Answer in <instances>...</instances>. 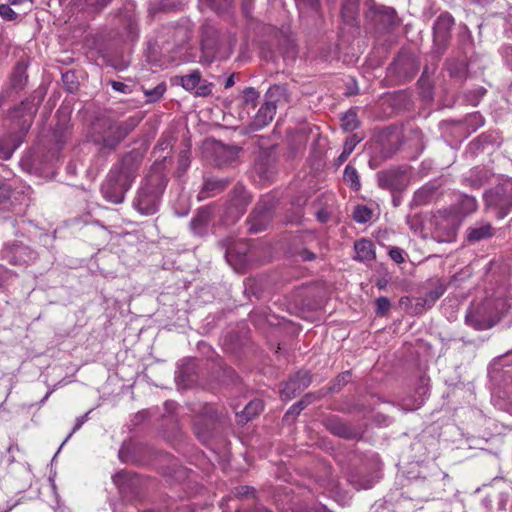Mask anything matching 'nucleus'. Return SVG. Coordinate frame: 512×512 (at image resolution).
<instances>
[{
	"label": "nucleus",
	"instance_id": "7ed1b4c3",
	"mask_svg": "<svg viewBox=\"0 0 512 512\" xmlns=\"http://www.w3.org/2000/svg\"><path fill=\"white\" fill-rule=\"evenodd\" d=\"M1 254L3 259L15 266L29 265L37 258L36 251L17 240L5 243Z\"/></svg>",
	"mask_w": 512,
	"mask_h": 512
},
{
	"label": "nucleus",
	"instance_id": "9d476101",
	"mask_svg": "<svg viewBox=\"0 0 512 512\" xmlns=\"http://www.w3.org/2000/svg\"><path fill=\"white\" fill-rule=\"evenodd\" d=\"M378 184L381 188L393 191L401 190L405 186L406 177L399 169H390L377 174Z\"/></svg>",
	"mask_w": 512,
	"mask_h": 512
},
{
	"label": "nucleus",
	"instance_id": "473e14b6",
	"mask_svg": "<svg viewBox=\"0 0 512 512\" xmlns=\"http://www.w3.org/2000/svg\"><path fill=\"white\" fill-rule=\"evenodd\" d=\"M110 85L112 89L116 92L123 93V94H130L133 92L134 84H127L120 81L112 80L110 81Z\"/></svg>",
	"mask_w": 512,
	"mask_h": 512
},
{
	"label": "nucleus",
	"instance_id": "423d86ee",
	"mask_svg": "<svg viewBox=\"0 0 512 512\" xmlns=\"http://www.w3.org/2000/svg\"><path fill=\"white\" fill-rule=\"evenodd\" d=\"M180 85L189 92H194L196 96L206 97L212 94L213 84L202 80L199 70H193L187 75L177 78Z\"/></svg>",
	"mask_w": 512,
	"mask_h": 512
},
{
	"label": "nucleus",
	"instance_id": "393cba45",
	"mask_svg": "<svg viewBox=\"0 0 512 512\" xmlns=\"http://www.w3.org/2000/svg\"><path fill=\"white\" fill-rule=\"evenodd\" d=\"M342 127L345 131H354L359 126L358 117L355 111L349 110L341 118Z\"/></svg>",
	"mask_w": 512,
	"mask_h": 512
},
{
	"label": "nucleus",
	"instance_id": "3c124183",
	"mask_svg": "<svg viewBox=\"0 0 512 512\" xmlns=\"http://www.w3.org/2000/svg\"><path fill=\"white\" fill-rule=\"evenodd\" d=\"M50 394H51V391H49V392L45 395L44 400H46V399L49 397V395H50Z\"/></svg>",
	"mask_w": 512,
	"mask_h": 512
},
{
	"label": "nucleus",
	"instance_id": "f704fd0d",
	"mask_svg": "<svg viewBox=\"0 0 512 512\" xmlns=\"http://www.w3.org/2000/svg\"><path fill=\"white\" fill-rule=\"evenodd\" d=\"M0 16L6 21L15 20L17 13L7 4H0Z\"/></svg>",
	"mask_w": 512,
	"mask_h": 512
},
{
	"label": "nucleus",
	"instance_id": "e433bc0d",
	"mask_svg": "<svg viewBox=\"0 0 512 512\" xmlns=\"http://www.w3.org/2000/svg\"><path fill=\"white\" fill-rule=\"evenodd\" d=\"M87 419H88V413L76 418L73 430L66 437V439L64 440V442L62 443L61 446H63L70 439V437L73 435V433H75L77 430H79L82 427V425L87 421Z\"/></svg>",
	"mask_w": 512,
	"mask_h": 512
},
{
	"label": "nucleus",
	"instance_id": "de8ad7c7",
	"mask_svg": "<svg viewBox=\"0 0 512 512\" xmlns=\"http://www.w3.org/2000/svg\"><path fill=\"white\" fill-rule=\"evenodd\" d=\"M507 57H512V47L507 48L506 50Z\"/></svg>",
	"mask_w": 512,
	"mask_h": 512
},
{
	"label": "nucleus",
	"instance_id": "6ab92c4d",
	"mask_svg": "<svg viewBox=\"0 0 512 512\" xmlns=\"http://www.w3.org/2000/svg\"><path fill=\"white\" fill-rule=\"evenodd\" d=\"M20 142V139L12 135L0 137V159H9L20 145Z\"/></svg>",
	"mask_w": 512,
	"mask_h": 512
},
{
	"label": "nucleus",
	"instance_id": "aec40b11",
	"mask_svg": "<svg viewBox=\"0 0 512 512\" xmlns=\"http://www.w3.org/2000/svg\"><path fill=\"white\" fill-rule=\"evenodd\" d=\"M301 13H307L308 17L317 18L320 12L319 0H295Z\"/></svg>",
	"mask_w": 512,
	"mask_h": 512
},
{
	"label": "nucleus",
	"instance_id": "a211bd4d",
	"mask_svg": "<svg viewBox=\"0 0 512 512\" xmlns=\"http://www.w3.org/2000/svg\"><path fill=\"white\" fill-rule=\"evenodd\" d=\"M435 233L439 241L449 242L455 237L456 229L453 221L450 219H443L442 222H436Z\"/></svg>",
	"mask_w": 512,
	"mask_h": 512
},
{
	"label": "nucleus",
	"instance_id": "c756f323",
	"mask_svg": "<svg viewBox=\"0 0 512 512\" xmlns=\"http://www.w3.org/2000/svg\"><path fill=\"white\" fill-rule=\"evenodd\" d=\"M165 90H166L165 84L161 83V84H158L156 87H154L151 90H145V95H146L148 101L154 102L163 96Z\"/></svg>",
	"mask_w": 512,
	"mask_h": 512
},
{
	"label": "nucleus",
	"instance_id": "5701e85b",
	"mask_svg": "<svg viewBox=\"0 0 512 512\" xmlns=\"http://www.w3.org/2000/svg\"><path fill=\"white\" fill-rule=\"evenodd\" d=\"M263 407L262 400H252L245 406L240 417H244L246 421H249L253 417L257 416L263 410Z\"/></svg>",
	"mask_w": 512,
	"mask_h": 512
},
{
	"label": "nucleus",
	"instance_id": "09e8293b",
	"mask_svg": "<svg viewBox=\"0 0 512 512\" xmlns=\"http://www.w3.org/2000/svg\"><path fill=\"white\" fill-rule=\"evenodd\" d=\"M11 4H20L23 0H10Z\"/></svg>",
	"mask_w": 512,
	"mask_h": 512
},
{
	"label": "nucleus",
	"instance_id": "a878e982",
	"mask_svg": "<svg viewBox=\"0 0 512 512\" xmlns=\"http://www.w3.org/2000/svg\"><path fill=\"white\" fill-rule=\"evenodd\" d=\"M372 217V211L366 206H358L353 212V218L357 223H366Z\"/></svg>",
	"mask_w": 512,
	"mask_h": 512
},
{
	"label": "nucleus",
	"instance_id": "f3484780",
	"mask_svg": "<svg viewBox=\"0 0 512 512\" xmlns=\"http://www.w3.org/2000/svg\"><path fill=\"white\" fill-rule=\"evenodd\" d=\"M210 222V213L206 209L198 210L195 217L190 222L192 231L197 235H202L206 232Z\"/></svg>",
	"mask_w": 512,
	"mask_h": 512
},
{
	"label": "nucleus",
	"instance_id": "9b49d317",
	"mask_svg": "<svg viewBox=\"0 0 512 512\" xmlns=\"http://www.w3.org/2000/svg\"><path fill=\"white\" fill-rule=\"evenodd\" d=\"M311 382L310 374L306 371L298 372L295 377L287 381L281 389V397L290 399L296 393L302 392Z\"/></svg>",
	"mask_w": 512,
	"mask_h": 512
},
{
	"label": "nucleus",
	"instance_id": "f257e3e1",
	"mask_svg": "<svg viewBox=\"0 0 512 512\" xmlns=\"http://www.w3.org/2000/svg\"><path fill=\"white\" fill-rule=\"evenodd\" d=\"M509 309L510 303L506 298L486 299L468 309L465 321L475 330H486L494 326Z\"/></svg>",
	"mask_w": 512,
	"mask_h": 512
},
{
	"label": "nucleus",
	"instance_id": "f03ea898",
	"mask_svg": "<svg viewBox=\"0 0 512 512\" xmlns=\"http://www.w3.org/2000/svg\"><path fill=\"white\" fill-rule=\"evenodd\" d=\"M486 207L499 219L512 210V179H506L484 195Z\"/></svg>",
	"mask_w": 512,
	"mask_h": 512
},
{
	"label": "nucleus",
	"instance_id": "4be33fe9",
	"mask_svg": "<svg viewBox=\"0 0 512 512\" xmlns=\"http://www.w3.org/2000/svg\"><path fill=\"white\" fill-rule=\"evenodd\" d=\"M344 182L350 186L351 189L357 191L361 187L360 179L357 170L351 165H347L343 174Z\"/></svg>",
	"mask_w": 512,
	"mask_h": 512
},
{
	"label": "nucleus",
	"instance_id": "39448f33",
	"mask_svg": "<svg viewBox=\"0 0 512 512\" xmlns=\"http://www.w3.org/2000/svg\"><path fill=\"white\" fill-rule=\"evenodd\" d=\"M159 205V193L147 185L141 187L134 199L133 206L142 215L156 213Z\"/></svg>",
	"mask_w": 512,
	"mask_h": 512
},
{
	"label": "nucleus",
	"instance_id": "1a4fd4ad",
	"mask_svg": "<svg viewBox=\"0 0 512 512\" xmlns=\"http://www.w3.org/2000/svg\"><path fill=\"white\" fill-rule=\"evenodd\" d=\"M137 123L138 121L136 119L129 118L125 121L111 124L104 142L108 146L117 145L136 127Z\"/></svg>",
	"mask_w": 512,
	"mask_h": 512
},
{
	"label": "nucleus",
	"instance_id": "79ce46f5",
	"mask_svg": "<svg viewBox=\"0 0 512 512\" xmlns=\"http://www.w3.org/2000/svg\"><path fill=\"white\" fill-rule=\"evenodd\" d=\"M390 256L397 263H402L404 261L402 251L400 249H392L390 251Z\"/></svg>",
	"mask_w": 512,
	"mask_h": 512
},
{
	"label": "nucleus",
	"instance_id": "c03bdc74",
	"mask_svg": "<svg viewBox=\"0 0 512 512\" xmlns=\"http://www.w3.org/2000/svg\"><path fill=\"white\" fill-rule=\"evenodd\" d=\"M217 185H218V183H217V182H214V181H207V182L205 183V186H204V187H205V189H206V190H214V189H215V187H216Z\"/></svg>",
	"mask_w": 512,
	"mask_h": 512
},
{
	"label": "nucleus",
	"instance_id": "6e6552de",
	"mask_svg": "<svg viewBox=\"0 0 512 512\" xmlns=\"http://www.w3.org/2000/svg\"><path fill=\"white\" fill-rule=\"evenodd\" d=\"M140 163L141 159L139 157L133 154H127L122 158L119 166L115 167L111 171H115L116 176L121 178V181L131 187L134 179L136 178Z\"/></svg>",
	"mask_w": 512,
	"mask_h": 512
},
{
	"label": "nucleus",
	"instance_id": "a19ab883",
	"mask_svg": "<svg viewBox=\"0 0 512 512\" xmlns=\"http://www.w3.org/2000/svg\"><path fill=\"white\" fill-rule=\"evenodd\" d=\"M331 429H332V431H333L335 434H337V435H339V436H341V437H347V436H348V434H347V428H346L343 424H341V423H337V424H336L334 427H332Z\"/></svg>",
	"mask_w": 512,
	"mask_h": 512
},
{
	"label": "nucleus",
	"instance_id": "ddd939ff",
	"mask_svg": "<svg viewBox=\"0 0 512 512\" xmlns=\"http://www.w3.org/2000/svg\"><path fill=\"white\" fill-rule=\"evenodd\" d=\"M202 48L208 53H213L219 46V32L211 24H204L201 33Z\"/></svg>",
	"mask_w": 512,
	"mask_h": 512
},
{
	"label": "nucleus",
	"instance_id": "0eeeda50",
	"mask_svg": "<svg viewBox=\"0 0 512 512\" xmlns=\"http://www.w3.org/2000/svg\"><path fill=\"white\" fill-rule=\"evenodd\" d=\"M453 26L454 18L451 14L445 12L437 17L433 25V39L436 46L439 48L446 47Z\"/></svg>",
	"mask_w": 512,
	"mask_h": 512
},
{
	"label": "nucleus",
	"instance_id": "20e7f679",
	"mask_svg": "<svg viewBox=\"0 0 512 512\" xmlns=\"http://www.w3.org/2000/svg\"><path fill=\"white\" fill-rule=\"evenodd\" d=\"M116 176L115 171H110L106 180L101 186V192L105 199L114 204L123 202L125 193L130 187Z\"/></svg>",
	"mask_w": 512,
	"mask_h": 512
},
{
	"label": "nucleus",
	"instance_id": "c9c22d12",
	"mask_svg": "<svg viewBox=\"0 0 512 512\" xmlns=\"http://www.w3.org/2000/svg\"><path fill=\"white\" fill-rule=\"evenodd\" d=\"M234 494L237 497H246V498L251 497V498H254L255 490L252 487L241 486V487H236L235 488Z\"/></svg>",
	"mask_w": 512,
	"mask_h": 512
},
{
	"label": "nucleus",
	"instance_id": "cd10ccee",
	"mask_svg": "<svg viewBox=\"0 0 512 512\" xmlns=\"http://www.w3.org/2000/svg\"><path fill=\"white\" fill-rule=\"evenodd\" d=\"M259 98V92H257L254 88L248 87L243 92V102L246 107L254 108L256 106V102Z\"/></svg>",
	"mask_w": 512,
	"mask_h": 512
},
{
	"label": "nucleus",
	"instance_id": "b1692460",
	"mask_svg": "<svg viewBox=\"0 0 512 512\" xmlns=\"http://www.w3.org/2000/svg\"><path fill=\"white\" fill-rule=\"evenodd\" d=\"M491 236L490 224H484L479 227L471 228L468 232V239L470 241H479Z\"/></svg>",
	"mask_w": 512,
	"mask_h": 512
},
{
	"label": "nucleus",
	"instance_id": "ea45409f",
	"mask_svg": "<svg viewBox=\"0 0 512 512\" xmlns=\"http://www.w3.org/2000/svg\"><path fill=\"white\" fill-rule=\"evenodd\" d=\"M304 408V402L299 401L298 403L294 404L285 414V417H289L290 415H298L300 411Z\"/></svg>",
	"mask_w": 512,
	"mask_h": 512
},
{
	"label": "nucleus",
	"instance_id": "37998d69",
	"mask_svg": "<svg viewBox=\"0 0 512 512\" xmlns=\"http://www.w3.org/2000/svg\"><path fill=\"white\" fill-rule=\"evenodd\" d=\"M234 75L229 76L225 81V88L228 89L234 85Z\"/></svg>",
	"mask_w": 512,
	"mask_h": 512
},
{
	"label": "nucleus",
	"instance_id": "49530a36",
	"mask_svg": "<svg viewBox=\"0 0 512 512\" xmlns=\"http://www.w3.org/2000/svg\"><path fill=\"white\" fill-rule=\"evenodd\" d=\"M255 512H269L266 508L264 507H258Z\"/></svg>",
	"mask_w": 512,
	"mask_h": 512
},
{
	"label": "nucleus",
	"instance_id": "a18cd8bd",
	"mask_svg": "<svg viewBox=\"0 0 512 512\" xmlns=\"http://www.w3.org/2000/svg\"><path fill=\"white\" fill-rule=\"evenodd\" d=\"M305 259L308 260V261L314 259V254L311 253V252H307L306 256H305Z\"/></svg>",
	"mask_w": 512,
	"mask_h": 512
},
{
	"label": "nucleus",
	"instance_id": "2f4dec72",
	"mask_svg": "<svg viewBox=\"0 0 512 512\" xmlns=\"http://www.w3.org/2000/svg\"><path fill=\"white\" fill-rule=\"evenodd\" d=\"M443 293L444 288L442 286L428 292L423 298L424 304H427L429 307L432 306L443 295Z\"/></svg>",
	"mask_w": 512,
	"mask_h": 512
},
{
	"label": "nucleus",
	"instance_id": "dca6fc26",
	"mask_svg": "<svg viewBox=\"0 0 512 512\" xmlns=\"http://www.w3.org/2000/svg\"><path fill=\"white\" fill-rule=\"evenodd\" d=\"M356 258L360 261H370L375 258L374 244L367 239H361L354 245Z\"/></svg>",
	"mask_w": 512,
	"mask_h": 512
},
{
	"label": "nucleus",
	"instance_id": "8fccbe9b",
	"mask_svg": "<svg viewBox=\"0 0 512 512\" xmlns=\"http://www.w3.org/2000/svg\"><path fill=\"white\" fill-rule=\"evenodd\" d=\"M15 449H17V447H15ZM13 450H14V446H10V447L8 448V451H9V452H12Z\"/></svg>",
	"mask_w": 512,
	"mask_h": 512
},
{
	"label": "nucleus",
	"instance_id": "864d4df0",
	"mask_svg": "<svg viewBox=\"0 0 512 512\" xmlns=\"http://www.w3.org/2000/svg\"><path fill=\"white\" fill-rule=\"evenodd\" d=\"M2 105V98L0 97V106Z\"/></svg>",
	"mask_w": 512,
	"mask_h": 512
},
{
	"label": "nucleus",
	"instance_id": "7c9ffc66",
	"mask_svg": "<svg viewBox=\"0 0 512 512\" xmlns=\"http://www.w3.org/2000/svg\"><path fill=\"white\" fill-rule=\"evenodd\" d=\"M202 4L210 6L213 10L220 12L232 3V0H200Z\"/></svg>",
	"mask_w": 512,
	"mask_h": 512
},
{
	"label": "nucleus",
	"instance_id": "58836bf2",
	"mask_svg": "<svg viewBox=\"0 0 512 512\" xmlns=\"http://www.w3.org/2000/svg\"><path fill=\"white\" fill-rule=\"evenodd\" d=\"M10 187L0 181V202L6 201L10 197Z\"/></svg>",
	"mask_w": 512,
	"mask_h": 512
},
{
	"label": "nucleus",
	"instance_id": "412c9836",
	"mask_svg": "<svg viewBox=\"0 0 512 512\" xmlns=\"http://www.w3.org/2000/svg\"><path fill=\"white\" fill-rule=\"evenodd\" d=\"M358 12V0H343L341 15L347 23H351Z\"/></svg>",
	"mask_w": 512,
	"mask_h": 512
},
{
	"label": "nucleus",
	"instance_id": "bb28decb",
	"mask_svg": "<svg viewBox=\"0 0 512 512\" xmlns=\"http://www.w3.org/2000/svg\"><path fill=\"white\" fill-rule=\"evenodd\" d=\"M358 142L359 140L356 138V136H352L345 141L343 151L338 157L339 164L343 163L347 159V157L353 152Z\"/></svg>",
	"mask_w": 512,
	"mask_h": 512
},
{
	"label": "nucleus",
	"instance_id": "4468645a",
	"mask_svg": "<svg viewBox=\"0 0 512 512\" xmlns=\"http://www.w3.org/2000/svg\"><path fill=\"white\" fill-rule=\"evenodd\" d=\"M379 479L380 474L376 471L369 476L351 474L348 478V481L356 490H360L372 488Z\"/></svg>",
	"mask_w": 512,
	"mask_h": 512
},
{
	"label": "nucleus",
	"instance_id": "2eb2a0df",
	"mask_svg": "<svg viewBox=\"0 0 512 512\" xmlns=\"http://www.w3.org/2000/svg\"><path fill=\"white\" fill-rule=\"evenodd\" d=\"M276 113V106L271 102L263 104L255 115L254 123L257 128H261L270 123Z\"/></svg>",
	"mask_w": 512,
	"mask_h": 512
},
{
	"label": "nucleus",
	"instance_id": "f8f14e48",
	"mask_svg": "<svg viewBox=\"0 0 512 512\" xmlns=\"http://www.w3.org/2000/svg\"><path fill=\"white\" fill-rule=\"evenodd\" d=\"M366 6L369 15L381 22L385 26H390L395 23L396 12L391 7L377 5L374 0H367Z\"/></svg>",
	"mask_w": 512,
	"mask_h": 512
},
{
	"label": "nucleus",
	"instance_id": "4c0bfd02",
	"mask_svg": "<svg viewBox=\"0 0 512 512\" xmlns=\"http://www.w3.org/2000/svg\"><path fill=\"white\" fill-rule=\"evenodd\" d=\"M429 191L425 188L419 189L414 195V202L416 204H424L428 201Z\"/></svg>",
	"mask_w": 512,
	"mask_h": 512
},
{
	"label": "nucleus",
	"instance_id": "72a5a7b5",
	"mask_svg": "<svg viewBox=\"0 0 512 512\" xmlns=\"http://www.w3.org/2000/svg\"><path fill=\"white\" fill-rule=\"evenodd\" d=\"M391 307L390 300L387 297H379L376 300V313L385 315Z\"/></svg>",
	"mask_w": 512,
	"mask_h": 512
},
{
	"label": "nucleus",
	"instance_id": "c85d7f7f",
	"mask_svg": "<svg viewBox=\"0 0 512 512\" xmlns=\"http://www.w3.org/2000/svg\"><path fill=\"white\" fill-rule=\"evenodd\" d=\"M477 209V201L474 197L465 195L460 202V210L462 213L469 214Z\"/></svg>",
	"mask_w": 512,
	"mask_h": 512
},
{
	"label": "nucleus",
	"instance_id": "603ef678",
	"mask_svg": "<svg viewBox=\"0 0 512 512\" xmlns=\"http://www.w3.org/2000/svg\"><path fill=\"white\" fill-rule=\"evenodd\" d=\"M251 1H252V0H245V6H247V4H248L249 2H251Z\"/></svg>",
	"mask_w": 512,
	"mask_h": 512
}]
</instances>
